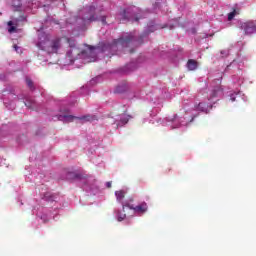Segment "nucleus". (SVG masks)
Masks as SVG:
<instances>
[{"label":"nucleus","mask_w":256,"mask_h":256,"mask_svg":"<svg viewBox=\"0 0 256 256\" xmlns=\"http://www.w3.org/2000/svg\"><path fill=\"white\" fill-rule=\"evenodd\" d=\"M133 201H135L133 198H129L126 202H124L122 206L124 213L126 208L131 209L132 211H134V213H137V215H144V213H147L149 206L146 202H142L137 206H133V204H131L133 203Z\"/></svg>","instance_id":"obj_1"},{"label":"nucleus","mask_w":256,"mask_h":256,"mask_svg":"<svg viewBox=\"0 0 256 256\" xmlns=\"http://www.w3.org/2000/svg\"><path fill=\"white\" fill-rule=\"evenodd\" d=\"M96 8L95 6H89L88 12L86 15L83 16L84 23H93L95 21H100L102 25H107V16L106 15H100L97 16L95 14Z\"/></svg>","instance_id":"obj_2"},{"label":"nucleus","mask_w":256,"mask_h":256,"mask_svg":"<svg viewBox=\"0 0 256 256\" xmlns=\"http://www.w3.org/2000/svg\"><path fill=\"white\" fill-rule=\"evenodd\" d=\"M38 46L47 53H57L61 49V38L52 39L48 46H43V43L39 42Z\"/></svg>","instance_id":"obj_3"},{"label":"nucleus","mask_w":256,"mask_h":256,"mask_svg":"<svg viewBox=\"0 0 256 256\" xmlns=\"http://www.w3.org/2000/svg\"><path fill=\"white\" fill-rule=\"evenodd\" d=\"M240 29L244 31V35H253L256 33V21H247L241 24Z\"/></svg>","instance_id":"obj_4"},{"label":"nucleus","mask_w":256,"mask_h":256,"mask_svg":"<svg viewBox=\"0 0 256 256\" xmlns=\"http://www.w3.org/2000/svg\"><path fill=\"white\" fill-rule=\"evenodd\" d=\"M134 37L133 35L129 34L126 36H122L121 38L115 40L116 45H121L122 47H129V43L133 41Z\"/></svg>","instance_id":"obj_5"},{"label":"nucleus","mask_w":256,"mask_h":256,"mask_svg":"<svg viewBox=\"0 0 256 256\" xmlns=\"http://www.w3.org/2000/svg\"><path fill=\"white\" fill-rule=\"evenodd\" d=\"M217 97H223V88L221 86H216L211 90L209 100L217 99Z\"/></svg>","instance_id":"obj_6"},{"label":"nucleus","mask_w":256,"mask_h":256,"mask_svg":"<svg viewBox=\"0 0 256 256\" xmlns=\"http://www.w3.org/2000/svg\"><path fill=\"white\" fill-rule=\"evenodd\" d=\"M75 119H79V117L67 114L58 115V121H63L64 123H73Z\"/></svg>","instance_id":"obj_7"},{"label":"nucleus","mask_w":256,"mask_h":256,"mask_svg":"<svg viewBox=\"0 0 256 256\" xmlns=\"http://www.w3.org/2000/svg\"><path fill=\"white\" fill-rule=\"evenodd\" d=\"M127 91H129V86L127 85V83L122 82L121 84L116 86L114 93L121 94V93H125Z\"/></svg>","instance_id":"obj_8"},{"label":"nucleus","mask_w":256,"mask_h":256,"mask_svg":"<svg viewBox=\"0 0 256 256\" xmlns=\"http://www.w3.org/2000/svg\"><path fill=\"white\" fill-rule=\"evenodd\" d=\"M129 117L130 116L122 115L120 117L119 121H117V119H116L113 123H116L117 127L122 126V125H127V123H129Z\"/></svg>","instance_id":"obj_9"},{"label":"nucleus","mask_w":256,"mask_h":256,"mask_svg":"<svg viewBox=\"0 0 256 256\" xmlns=\"http://www.w3.org/2000/svg\"><path fill=\"white\" fill-rule=\"evenodd\" d=\"M187 67L189 71H195L197 67H199V64L196 60L194 59H189L187 62Z\"/></svg>","instance_id":"obj_10"},{"label":"nucleus","mask_w":256,"mask_h":256,"mask_svg":"<svg viewBox=\"0 0 256 256\" xmlns=\"http://www.w3.org/2000/svg\"><path fill=\"white\" fill-rule=\"evenodd\" d=\"M115 195L118 203H122V207H123V205H125V203H123V200L125 199V195H126L125 191L124 190L116 191Z\"/></svg>","instance_id":"obj_11"},{"label":"nucleus","mask_w":256,"mask_h":256,"mask_svg":"<svg viewBox=\"0 0 256 256\" xmlns=\"http://www.w3.org/2000/svg\"><path fill=\"white\" fill-rule=\"evenodd\" d=\"M209 109V105L205 102H200L197 106H196V110L197 111H201L202 113H207Z\"/></svg>","instance_id":"obj_12"},{"label":"nucleus","mask_w":256,"mask_h":256,"mask_svg":"<svg viewBox=\"0 0 256 256\" xmlns=\"http://www.w3.org/2000/svg\"><path fill=\"white\" fill-rule=\"evenodd\" d=\"M13 11H21V0H12Z\"/></svg>","instance_id":"obj_13"},{"label":"nucleus","mask_w":256,"mask_h":256,"mask_svg":"<svg viewBox=\"0 0 256 256\" xmlns=\"http://www.w3.org/2000/svg\"><path fill=\"white\" fill-rule=\"evenodd\" d=\"M96 119H97V116H91V115H85V116L78 117L79 121L91 122V121H95Z\"/></svg>","instance_id":"obj_14"},{"label":"nucleus","mask_w":256,"mask_h":256,"mask_svg":"<svg viewBox=\"0 0 256 256\" xmlns=\"http://www.w3.org/2000/svg\"><path fill=\"white\" fill-rule=\"evenodd\" d=\"M127 10H123L120 15H121V20L122 21H133V18L131 16H127Z\"/></svg>","instance_id":"obj_15"},{"label":"nucleus","mask_w":256,"mask_h":256,"mask_svg":"<svg viewBox=\"0 0 256 256\" xmlns=\"http://www.w3.org/2000/svg\"><path fill=\"white\" fill-rule=\"evenodd\" d=\"M7 25L9 27L8 33H15L17 31V26H14L15 23L13 21H8Z\"/></svg>","instance_id":"obj_16"},{"label":"nucleus","mask_w":256,"mask_h":256,"mask_svg":"<svg viewBox=\"0 0 256 256\" xmlns=\"http://www.w3.org/2000/svg\"><path fill=\"white\" fill-rule=\"evenodd\" d=\"M235 15H237V10H233L228 14V21H233L235 19Z\"/></svg>","instance_id":"obj_17"},{"label":"nucleus","mask_w":256,"mask_h":256,"mask_svg":"<svg viewBox=\"0 0 256 256\" xmlns=\"http://www.w3.org/2000/svg\"><path fill=\"white\" fill-rule=\"evenodd\" d=\"M26 84L28 85L29 89L33 90L35 89V86L33 85V80L30 78L26 79Z\"/></svg>","instance_id":"obj_18"},{"label":"nucleus","mask_w":256,"mask_h":256,"mask_svg":"<svg viewBox=\"0 0 256 256\" xmlns=\"http://www.w3.org/2000/svg\"><path fill=\"white\" fill-rule=\"evenodd\" d=\"M127 217V214H120L118 213V221H123Z\"/></svg>","instance_id":"obj_19"},{"label":"nucleus","mask_w":256,"mask_h":256,"mask_svg":"<svg viewBox=\"0 0 256 256\" xmlns=\"http://www.w3.org/2000/svg\"><path fill=\"white\" fill-rule=\"evenodd\" d=\"M106 187H107L108 189H111V182H107V183H106Z\"/></svg>","instance_id":"obj_20"},{"label":"nucleus","mask_w":256,"mask_h":256,"mask_svg":"<svg viewBox=\"0 0 256 256\" xmlns=\"http://www.w3.org/2000/svg\"><path fill=\"white\" fill-rule=\"evenodd\" d=\"M235 95H237V94H234V97L231 96V101H235Z\"/></svg>","instance_id":"obj_21"},{"label":"nucleus","mask_w":256,"mask_h":256,"mask_svg":"<svg viewBox=\"0 0 256 256\" xmlns=\"http://www.w3.org/2000/svg\"><path fill=\"white\" fill-rule=\"evenodd\" d=\"M20 21H25V17L22 16L21 19H20Z\"/></svg>","instance_id":"obj_22"},{"label":"nucleus","mask_w":256,"mask_h":256,"mask_svg":"<svg viewBox=\"0 0 256 256\" xmlns=\"http://www.w3.org/2000/svg\"><path fill=\"white\" fill-rule=\"evenodd\" d=\"M134 21H139V17H135V18H134Z\"/></svg>","instance_id":"obj_23"},{"label":"nucleus","mask_w":256,"mask_h":256,"mask_svg":"<svg viewBox=\"0 0 256 256\" xmlns=\"http://www.w3.org/2000/svg\"><path fill=\"white\" fill-rule=\"evenodd\" d=\"M14 49H15V51H17V45H14Z\"/></svg>","instance_id":"obj_24"},{"label":"nucleus","mask_w":256,"mask_h":256,"mask_svg":"<svg viewBox=\"0 0 256 256\" xmlns=\"http://www.w3.org/2000/svg\"><path fill=\"white\" fill-rule=\"evenodd\" d=\"M123 113H127V109L123 110Z\"/></svg>","instance_id":"obj_25"},{"label":"nucleus","mask_w":256,"mask_h":256,"mask_svg":"<svg viewBox=\"0 0 256 256\" xmlns=\"http://www.w3.org/2000/svg\"><path fill=\"white\" fill-rule=\"evenodd\" d=\"M26 107H30V108H31V106H29V105H27V104H26Z\"/></svg>","instance_id":"obj_26"}]
</instances>
